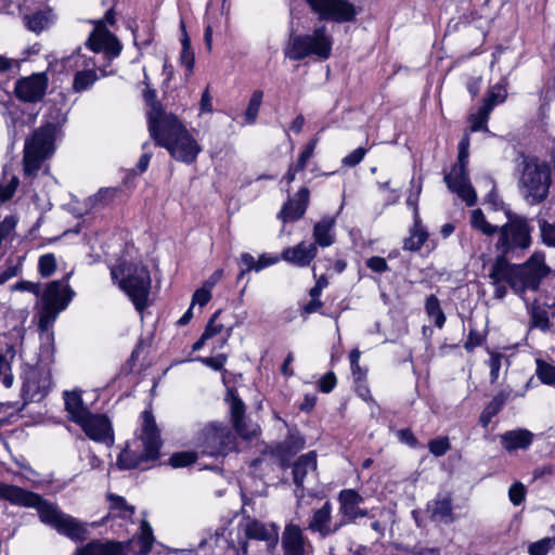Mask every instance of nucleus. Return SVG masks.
<instances>
[{
	"mask_svg": "<svg viewBox=\"0 0 555 555\" xmlns=\"http://www.w3.org/2000/svg\"><path fill=\"white\" fill-rule=\"evenodd\" d=\"M533 433L525 428L507 430L500 436L502 447L507 452L527 450L533 441Z\"/></svg>",
	"mask_w": 555,
	"mask_h": 555,
	"instance_id": "obj_23",
	"label": "nucleus"
},
{
	"mask_svg": "<svg viewBox=\"0 0 555 555\" xmlns=\"http://www.w3.org/2000/svg\"><path fill=\"white\" fill-rule=\"evenodd\" d=\"M427 511L430 518L435 521L449 525L455 519L452 509V499L447 493L439 494L435 500H433L428 504Z\"/></svg>",
	"mask_w": 555,
	"mask_h": 555,
	"instance_id": "obj_24",
	"label": "nucleus"
},
{
	"mask_svg": "<svg viewBox=\"0 0 555 555\" xmlns=\"http://www.w3.org/2000/svg\"><path fill=\"white\" fill-rule=\"evenodd\" d=\"M331 513L332 505L330 502H325L324 505L317 509L309 522V529L313 532H319L322 537H326L336 532L335 526L331 528Z\"/></svg>",
	"mask_w": 555,
	"mask_h": 555,
	"instance_id": "obj_28",
	"label": "nucleus"
},
{
	"mask_svg": "<svg viewBox=\"0 0 555 555\" xmlns=\"http://www.w3.org/2000/svg\"><path fill=\"white\" fill-rule=\"evenodd\" d=\"M140 439L144 451L137 453L126 448L117 459V465L121 469H132L139 467L143 462L156 460L160 449L159 431L155 420L150 411L142 413V425Z\"/></svg>",
	"mask_w": 555,
	"mask_h": 555,
	"instance_id": "obj_7",
	"label": "nucleus"
},
{
	"mask_svg": "<svg viewBox=\"0 0 555 555\" xmlns=\"http://www.w3.org/2000/svg\"><path fill=\"white\" fill-rule=\"evenodd\" d=\"M483 340V335L475 330H470L468 337L464 344L467 351H473L476 347L480 346Z\"/></svg>",
	"mask_w": 555,
	"mask_h": 555,
	"instance_id": "obj_58",
	"label": "nucleus"
},
{
	"mask_svg": "<svg viewBox=\"0 0 555 555\" xmlns=\"http://www.w3.org/2000/svg\"><path fill=\"white\" fill-rule=\"evenodd\" d=\"M88 547H89V553H91V555H125V548L120 543L92 542V543L88 544Z\"/></svg>",
	"mask_w": 555,
	"mask_h": 555,
	"instance_id": "obj_39",
	"label": "nucleus"
},
{
	"mask_svg": "<svg viewBox=\"0 0 555 555\" xmlns=\"http://www.w3.org/2000/svg\"><path fill=\"white\" fill-rule=\"evenodd\" d=\"M506 396L504 393L496 395L483 409L480 414L479 422L482 427H487L491 422L492 417L495 416L504 406Z\"/></svg>",
	"mask_w": 555,
	"mask_h": 555,
	"instance_id": "obj_33",
	"label": "nucleus"
},
{
	"mask_svg": "<svg viewBox=\"0 0 555 555\" xmlns=\"http://www.w3.org/2000/svg\"><path fill=\"white\" fill-rule=\"evenodd\" d=\"M14 358V346L7 344L5 347L0 350V382L5 388H10L13 385L14 378L11 373V362Z\"/></svg>",
	"mask_w": 555,
	"mask_h": 555,
	"instance_id": "obj_31",
	"label": "nucleus"
},
{
	"mask_svg": "<svg viewBox=\"0 0 555 555\" xmlns=\"http://www.w3.org/2000/svg\"><path fill=\"white\" fill-rule=\"evenodd\" d=\"M149 131L157 145L165 147L170 155L184 164H192L202 152L201 145L177 116L154 104L149 112Z\"/></svg>",
	"mask_w": 555,
	"mask_h": 555,
	"instance_id": "obj_2",
	"label": "nucleus"
},
{
	"mask_svg": "<svg viewBox=\"0 0 555 555\" xmlns=\"http://www.w3.org/2000/svg\"><path fill=\"white\" fill-rule=\"evenodd\" d=\"M541 237L544 244L555 247V222L548 223L544 220L539 222Z\"/></svg>",
	"mask_w": 555,
	"mask_h": 555,
	"instance_id": "obj_49",
	"label": "nucleus"
},
{
	"mask_svg": "<svg viewBox=\"0 0 555 555\" xmlns=\"http://www.w3.org/2000/svg\"><path fill=\"white\" fill-rule=\"evenodd\" d=\"M244 411L245 405L243 401L238 397H232L231 414L234 428L237 431V434L241 435L242 437L249 438L256 433V430L246 428V425L244 423Z\"/></svg>",
	"mask_w": 555,
	"mask_h": 555,
	"instance_id": "obj_32",
	"label": "nucleus"
},
{
	"mask_svg": "<svg viewBox=\"0 0 555 555\" xmlns=\"http://www.w3.org/2000/svg\"><path fill=\"white\" fill-rule=\"evenodd\" d=\"M47 87L48 78L46 74H33L16 82L15 93L24 102H37L43 98Z\"/></svg>",
	"mask_w": 555,
	"mask_h": 555,
	"instance_id": "obj_19",
	"label": "nucleus"
},
{
	"mask_svg": "<svg viewBox=\"0 0 555 555\" xmlns=\"http://www.w3.org/2000/svg\"><path fill=\"white\" fill-rule=\"evenodd\" d=\"M489 354H490V358L487 363L490 367L491 382L494 383L499 378L500 370H501L502 365L504 363L508 364V361H507L505 354H503V353L491 351V352H489Z\"/></svg>",
	"mask_w": 555,
	"mask_h": 555,
	"instance_id": "obj_45",
	"label": "nucleus"
},
{
	"mask_svg": "<svg viewBox=\"0 0 555 555\" xmlns=\"http://www.w3.org/2000/svg\"><path fill=\"white\" fill-rule=\"evenodd\" d=\"M74 296V292L67 282L52 281L50 282L41 296V310L39 312V327L47 331L56 320L61 311H63Z\"/></svg>",
	"mask_w": 555,
	"mask_h": 555,
	"instance_id": "obj_10",
	"label": "nucleus"
},
{
	"mask_svg": "<svg viewBox=\"0 0 555 555\" xmlns=\"http://www.w3.org/2000/svg\"><path fill=\"white\" fill-rule=\"evenodd\" d=\"M18 178L14 175H8L4 171L3 178L0 181V203L7 202L13 197L17 186H18Z\"/></svg>",
	"mask_w": 555,
	"mask_h": 555,
	"instance_id": "obj_40",
	"label": "nucleus"
},
{
	"mask_svg": "<svg viewBox=\"0 0 555 555\" xmlns=\"http://www.w3.org/2000/svg\"><path fill=\"white\" fill-rule=\"evenodd\" d=\"M115 195V189H101L96 194L89 197L88 204L91 208L103 207L112 202Z\"/></svg>",
	"mask_w": 555,
	"mask_h": 555,
	"instance_id": "obj_46",
	"label": "nucleus"
},
{
	"mask_svg": "<svg viewBox=\"0 0 555 555\" xmlns=\"http://www.w3.org/2000/svg\"><path fill=\"white\" fill-rule=\"evenodd\" d=\"M310 192L308 188H301L293 198H289L283 206L279 217L283 222L300 219L309 204Z\"/></svg>",
	"mask_w": 555,
	"mask_h": 555,
	"instance_id": "obj_22",
	"label": "nucleus"
},
{
	"mask_svg": "<svg viewBox=\"0 0 555 555\" xmlns=\"http://www.w3.org/2000/svg\"><path fill=\"white\" fill-rule=\"evenodd\" d=\"M111 513L113 516H119L121 518H131L134 513V506L129 505L122 496L109 494Z\"/></svg>",
	"mask_w": 555,
	"mask_h": 555,
	"instance_id": "obj_38",
	"label": "nucleus"
},
{
	"mask_svg": "<svg viewBox=\"0 0 555 555\" xmlns=\"http://www.w3.org/2000/svg\"><path fill=\"white\" fill-rule=\"evenodd\" d=\"M240 263L245 267V270L241 272V275H243L246 271H256L257 260L248 253L241 255Z\"/></svg>",
	"mask_w": 555,
	"mask_h": 555,
	"instance_id": "obj_62",
	"label": "nucleus"
},
{
	"mask_svg": "<svg viewBox=\"0 0 555 555\" xmlns=\"http://www.w3.org/2000/svg\"><path fill=\"white\" fill-rule=\"evenodd\" d=\"M225 360H227L225 356L219 354L217 357L203 358L202 362L204 364H206L207 366L212 367L214 370L218 371L223 366Z\"/></svg>",
	"mask_w": 555,
	"mask_h": 555,
	"instance_id": "obj_63",
	"label": "nucleus"
},
{
	"mask_svg": "<svg viewBox=\"0 0 555 555\" xmlns=\"http://www.w3.org/2000/svg\"><path fill=\"white\" fill-rule=\"evenodd\" d=\"M51 371L46 366H31L24 372L23 397L27 401H40L51 390Z\"/></svg>",
	"mask_w": 555,
	"mask_h": 555,
	"instance_id": "obj_14",
	"label": "nucleus"
},
{
	"mask_svg": "<svg viewBox=\"0 0 555 555\" xmlns=\"http://www.w3.org/2000/svg\"><path fill=\"white\" fill-rule=\"evenodd\" d=\"M428 448L430 453L435 456H442L450 450L451 446L447 437H440L431 440L428 443Z\"/></svg>",
	"mask_w": 555,
	"mask_h": 555,
	"instance_id": "obj_52",
	"label": "nucleus"
},
{
	"mask_svg": "<svg viewBox=\"0 0 555 555\" xmlns=\"http://www.w3.org/2000/svg\"><path fill=\"white\" fill-rule=\"evenodd\" d=\"M39 273L43 278L52 275L56 269V259L53 254H44L39 258Z\"/></svg>",
	"mask_w": 555,
	"mask_h": 555,
	"instance_id": "obj_47",
	"label": "nucleus"
},
{
	"mask_svg": "<svg viewBox=\"0 0 555 555\" xmlns=\"http://www.w3.org/2000/svg\"><path fill=\"white\" fill-rule=\"evenodd\" d=\"M526 496V488L521 482H515L508 490V498L514 505H519Z\"/></svg>",
	"mask_w": 555,
	"mask_h": 555,
	"instance_id": "obj_54",
	"label": "nucleus"
},
{
	"mask_svg": "<svg viewBox=\"0 0 555 555\" xmlns=\"http://www.w3.org/2000/svg\"><path fill=\"white\" fill-rule=\"evenodd\" d=\"M321 18L336 23H347L354 20L357 8L348 0H307Z\"/></svg>",
	"mask_w": 555,
	"mask_h": 555,
	"instance_id": "obj_15",
	"label": "nucleus"
},
{
	"mask_svg": "<svg viewBox=\"0 0 555 555\" xmlns=\"http://www.w3.org/2000/svg\"><path fill=\"white\" fill-rule=\"evenodd\" d=\"M318 247L312 242L301 241L295 246L284 248L281 258L293 266L308 267L317 257Z\"/></svg>",
	"mask_w": 555,
	"mask_h": 555,
	"instance_id": "obj_20",
	"label": "nucleus"
},
{
	"mask_svg": "<svg viewBox=\"0 0 555 555\" xmlns=\"http://www.w3.org/2000/svg\"><path fill=\"white\" fill-rule=\"evenodd\" d=\"M233 436L223 425H208L198 436V448L206 455L216 456L231 449Z\"/></svg>",
	"mask_w": 555,
	"mask_h": 555,
	"instance_id": "obj_13",
	"label": "nucleus"
},
{
	"mask_svg": "<svg viewBox=\"0 0 555 555\" xmlns=\"http://www.w3.org/2000/svg\"><path fill=\"white\" fill-rule=\"evenodd\" d=\"M249 539L264 541L269 548H274L279 541V526L246 516L238 522L235 537H230L229 546L235 551V555H247Z\"/></svg>",
	"mask_w": 555,
	"mask_h": 555,
	"instance_id": "obj_8",
	"label": "nucleus"
},
{
	"mask_svg": "<svg viewBox=\"0 0 555 555\" xmlns=\"http://www.w3.org/2000/svg\"><path fill=\"white\" fill-rule=\"evenodd\" d=\"M336 219L331 216L323 217L313 227L314 244L322 248L328 247L335 242Z\"/></svg>",
	"mask_w": 555,
	"mask_h": 555,
	"instance_id": "obj_26",
	"label": "nucleus"
},
{
	"mask_svg": "<svg viewBox=\"0 0 555 555\" xmlns=\"http://www.w3.org/2000/svg\"><path fill=\"white\" fill-rule=\"evenodd\" d=\"M147 145H149L147 143L143 144L142 147L144 150V153L141 155V157H140L139 162H138V165H137L139 171L141 173L144 172L147 169L150 160H151V157H152V153L146 150Z\"/></svg>",
	"mask_w": 555,
	"mask_h": 555,
	"instance_id": "obj_64",
	"label": "nucleus"
},
{
	"mask_svg": "<svg viewBox=\"0 0 555 555\" xmlns=\"http://www.w3.org/2000/svg\"><path fill=\"white\" fill-rule=\"evenodd\" d=\"M13 289L14 291L29 292V293L35 294L36 296H39L40 292H41L40 284L28 282V281H22V282L16 283L13 286Z\"/></svg>",
	"mask_w": 555,
	"mask_h": 555,
	"instance_id": "obj_60",
	"label": "nucleus"
},
{
	"mask_svg": "<svg viewBox=\"0 0 555 555\" xmlns=\"http://www.w3.org/2000/svg\"><path fill=\"white\" fill-rule=\"evenodd\" d=\"M333 39L324 26L315 28L312 34L293 35L285 48V57L301 61L307 57L327 60L332 54Z\"/></svg>",
	"mask_w": 555,
	"mask_h": 555,
	"instance_id": "obj_5",
	"label": "nucleus"
},
{
	"mask_svg": "<svg viewBox=\"0 0 555 555\" xmlns=\"http://www.w3.org/2000/svg\"><path fill=\"white\" fill-rule=\"evenodd\" d=\"M425 307L428 315L434 318L435 325L441 328L446 322V317L440 308L439 300L435 296H429Z\"/></svg>",
	"mask_w": 555,
	"mask_h": 555,
	"instance_id": "obj_43",
	"label": "nucleus"
},
{
	"mask_svg": "<svg viewBox=\"0 0 555 555\" xmlns=\"http://www.w3.org/2000/svg\"><path fill=\"white\" fill-rule=\"evenodd\" d=\"M315 146H317V140L315 139L311 140L306 145L305 150L299 155V157L297 159V163L295 164L297 169L302 170L307 166L309 159L313 156Z\"/></svg>",
	"mask_w": 555,
	"mask_h": 555,
	"instance_id": "obj_53",
	"label": "nucleus"
},
{
	"mask_svg": "<svg viewBox=\"0 0 555 555\" xmlns=\"http://www.w3.org/2000/svg\"><path fill=\"white\" fill-rule=\"evenodd\" d=\"M263 92L261 90H256L251 94V98L248 102L246 112H245V119L248 124H254L257 119L259 108L262 102Z\"/></svg>",
	"mask_w": 555,
	"mask_h": 555,
	"instance_id": "obj_44",
	"label": "nucleus"
},
{
	"mask_svg": "<svg viewBox=\"0 0 555 555\" xmlns=\"http://www.w3.org/2000/svg\"><path fill=\"white\" fill-rule=\"evenodd\" d=\"M337 500L339 503L338 513L341 516V519L335 525V529H340L347 524L354 522L357 518L367 516V511L360 507V504L364 502V499L356 490H341L338 493Z\"/></svg>",
	"mask_w": 555,
	"mask_h": 555,
	"instance_id": "obj_16",
	"label": "nucleus"
},
{
	"mask_svg": "<svg viewBox=\"0 0 555 555\" xmlns=\"http://www.w3.org/2000/svg\"><path fill=\"white\" fill-rule=\"evenodd\" d=\"M219 314V311L212 314L201 338L193 345V350H199L208 340L212 339L215 336H220V348H223V346L228 343L231 336V330L225 328L223 324L216 322Z\"/></svg>",
	"mask_w": 555,
	"mask_h": 555,
	"instance_id": "obj_25",
	"label": "nucleus"
},
{
	"mask_svg": "<svg viewBox=\"0 0 555 555\" xmlns=\"http://www.w3.org/2000/svg\"><path fill=\"white\" fill-rule=\"evenodd\" d=\"M0 499L17 506L35 507L43 524L53 527L59 533L72 540H85L87 537L85 524L60 512L54 504L43 500L37 493L0 481Z\"/></svg>",
	"mask_w": 555,
	"mask_h": 555,
	"instance_id": "obj_3",
	"label": "nucleus"
},
{
	"mask_svg": "<svg viewBox=\"0 0 555 555\" xmlns=\"http://www.w3.org/2000/svg\"><path fill=\"white\" fill-rule=\"evenodd\" d=\"M366 266L372 271L377 272V273L386 272L389 269L386 259L383 257H378V256H373V257L369 258L366 260Z\"/></svg>",
	"mask_w": 555,
	"mask_h": 555,
	"instance_id": "obj_56",
	"label": "nucleus"
},
{
	"mask_svg": "<svg viewBox=\"0 0 555 555\" xmlns=\"http://www.w3.org/2000/svg\"><path fill=\"white\" fill-rule=\"evenodd\" d=\"M310 546L299 526L289 524L282 533V547L284 555H305Z\"/></svg>",
	"mask_w": 555,
	"mask_h": 555,
	"instance_id": "obj_21",
	"label": "nucleus"
},
{
	"mask_svg": "<svg viewBox=\"0 0 555 555\" xmlns=\"http://www.w3.org/2000/svg\"><path fill=\"white\" fill-rule=\"evenodd\" d=\"M550 184V166L535 157H525L519 178V190L524 198L530 205L542 202L547 196Z\"/></svg>",
	"mask_w": 555,
	"mask_h": 555,
	"instance_id": "obj_6",
	"label": "nucleus"
},
{
	"mask_svg": "<svg viewBox=\"0 0 555 555\" xmlns=\"http://www.w3.org/2000/svg\"><path fill=\"white\" fill-rule=\"evenodd\" d=\"M531 325L546 332L550 328V319L546 310L540 306L532 305L530 308Z\"/></svg>",
	"mask_w": 555,
	"mask_h": 555,
	"instance_id": "obj_41",
	"label": "nucleus"
},
{
	"mask_svg": "<svg viewBox=\"0 0 555 555\" xmlns=\"http://www.w3.org/2000/svg\"><path fill=\"white\" fill-rule=\"evenodd\" d=\"M55 134L56 127L52 124H47L26 139L23 157L26 176H35L40 169L42 162L54 153Z\"/></svg>",
	"mask_w": 555,
	"mask_h": 555,
	"instance_id": "obj_9",
	"label": "nucleus"
},
{
	"mask_svg": "<svg viewBox=\"0 0 555 555\" xmlns=\"http://www.w3.org/2000/svg\"><path fill=\"white\" fill-rule=\"evenodd\" d=\"M27 28L34 33H40L51 23L50 11H39L24 17Z\"/></svg>",
	"mask_w": 555,
	"mask_h": 555,
	"instance_id": "obj_35",
	"label": "nucleus"
},
{
	"mask_svg": "<svg viewBox=\"0 0 555 555\" xmlns=\"http://www.w3.org/2000/svg\"><path fill=\"white\" fill-rule=\"evenodd\" d=\"M555 546V537L544 538L529 546L530 555H546Z\"/></svg>",
	"mask_w": 555,
	"mask_h": 555,
	"instance_id": "obj_48",
	"label": "nucleus"
},
{
	"mask_svg": "<svg viewBox=\"0 0 555 555\" xmlns=\"http://www.w3.org/2000/svg\"><path fill=\"white\" fill-rule=\"evenodd\" d=\"M65 410L69 415L70 421L76 424H81L86 417L91 413L85 405L82 398L77 391H65Z\"/></svg>",
	"mask_w": 555,
	"mask_h": 555,
	"instance_id": "obj_27",
	"label": "nucleus"
},
{
	"mask_svg": "<svg viewBox=\"0 0 555 555\" xmlns=\"http://www.w3.org/2000/svg\"><path fill=\"white\" fill-rule=\"evenodd\" d=\"M530 243V228L527 220L515 218L500 229L496 249L505 255L516 248L526 249ZM547 273L544 255L534 253L521 266L508 263L504 256L498 257L490 269L489 278L494 286V296L502 299L506 295L505 284L517 294L527 289L537 291Z\"/></svg>",
	"mask_w": 555,
	"mask_h": 555,
	"instance_id": "obj_1",
	"label": "nucleus"
},
{
	"mask_svg": "<svg viewBox=\"0 0 555 555\" xmlns=\"http://www.w3.org/2000/svg\"><path fill=\"white\" fill-rule=\"evenodd\" d=\"M63 62L66 70L75 73L73 80V90L75 92H83L91 88L99 79L98 69L102 76L108 75L105 68L96 65L92 56L81 53L80 50L64 59Z\"/></svg>",
	"mask_w": 555,
	"mask_h": 555,
	"instance_id": "obj_12",
	"label": "nucleus"
},
{
	"mask_svg": "<svg viewBox=\"0 0 555 555\" xmlns=\"http://www.w3.org/2000/svg\"><path fill=\"white\" fill-rule=\"evenodd\" d=\"M506 79L502 78L500 82L492 86L482 106L490 105V111L492 112L495 105L503 103L506 99Z\"/></svg>",
	"mask_w": 555,
	"mask_h": 555,
	"instance_id": "obj_36",
	"label": "nucleus"
},
{
	"mask_svg": "<svg viewBox=\"0 0 555 555\" xmlns=\"http://www.w3.org/2000/svg\"><path fill=\"white\" fill-rule=\"evenodd\" d=\"M491 114L490 105L481 106L476 114L470 116L472 131H488L487 122Z\"/></svg>",
	"mask_w": 555,
	"mask_h": 555,
	"instance_id": "obj_42",
	"label": "nucleus"
},
{
	"mask_svg": "<svg viewBox=\"0 0 555 555\" xmlns=\"http://www.w3.org/2000/svg\"><path fill=\"white\" fill-rule=\"evenodd\" d=\"M469 137H463L459 144L457 163L452 167L451 171L444 176L448 188L456 193L457 196L466 203L467 206L475 205L477 194L472 186L467 172L468 164Z\"/></svg>",
	"mask_w": 555,
	"mask_h": 555,
	"instance_id": "obj_11",
	"label": "nucleus"
},
{
	"mask_svg": "<svg viewBox=\"0 0 555 555\" xmlns=\"http://www.w3.org/2000/svg\"><path fill=\"white\" fill-rule=\"evenodd\" d=\"M427 238V232L421 225L420 219L415 218L414 227L410 236L404 241V248L408 250H418Z\"/></svg>",
	"mask_w": 555,
	"mask_h": 555,
	"instance_id": "obj_34",
	"label": "nucleus"
},
{
	"mask_svg": "<svg viewBox=\"0 0 555 555\" xmlns=\"http://www.w3.org/2000/svg\"><path fill=\"white\" fill-rule=\"evenodd\" d=\"M196 461L193 452H180L171 455L169 462L172 467H184Z\"/></svg>",
	"mask_w": 555,
	"mask_h": 555,
	"instance_id": "obj_51",
	"label": "nucleus"
},
{
	"mask_svg": "<svg viewBox=\"0 0 555 555\" xmlns=\"http://www.w3.org/2000/svg\"><path fill=\"white\" fill-rule=\"evenodd\" d=\"M336 382H337V379H336L335 374L333 372H328L320 380L321 391H323L325 393L331 392L334 389V387L336 386Z\"/></svg>",
	"mask_w": 555,
	"mask_h": 555,
	"instance_id": "obj_59",
	"label": "nucleus"
},
{
	"mask_svg": "<svg viewBox=\"0 0 555 555\" xmlns=\"http://www.w3.org/2000/svg\"><path fill=\"white\" fill-rule=\"evenodd\" d=\"M141 532L138 539L131 540L126 544V547L137 555H146L152 548L154 537L152 527L145 520L141 522Z\"/></svg>",
	"mask_w": 555,
	"mask_h": 555,
	"instance_id": "obj_30",
	"label": "nucleus"
},
{
	"mask_svg": "<svg viewBox=\"0 0 555 555\" xmlns=\"http://www.w3.org/2000/svg\"><path fill=\"white\" fill-rule=\"evenodd\" d=\"M79 426L91 440L103 443L106 447L114 444V429L106 415L90 413Z\"/></svg>",
	"mask_w": 555,
	"mask_h": 555,
	"instance_id": "obj_18",
	"label": "nucleus"
},
{
	"mask_svg": "<svg viewBox=\"0 0 555 555\" xmlns=\"http://www.w3.org/2000/svg\"><path fill=\"white\" fill-rule=\"evenodd\" d=\"M317 470V457L313 452L301 455L294 464L293 476L297 488H302L304 481L308 475H313Z\"/></svg>",
	"mask_w": 555,
	"mask_h": 555,
	"instance_id": "obj_29",
	"label": "nucleus"
},
{
	"mask_svg": "<svg viewBox=\"0 0 555 555\" xmlns=\"http://www.w3.org/2000/svg\"><path fill=\"white\" fill-rule=\"evenodd\" d=\"M537 375L542 383L553 385L555 383V366L538 362Z\"/></svg>",
	"mask_w": 555,
	"mask_h": 555,
	"instance_id": "obj_50",
	"label": "nucleus"
},
{
	"mask_svg": "<svg viewBox=\"0 0 555 555\" xmlns=\"http://www.w3.org/2000/svg\"><path fill=\"white\" fill-rule=\"evenodd\" d=\"M111 275L138 311H143L147 307L152 280L146 266L124 262L112 268Z\"/></svg>",
	"mask_w": 555,
	"mask_h": 555,
	"instance_id": "obj_4",
	"label": "nucleus"
},
{
	"mask_svg": "<svg viewBox=\"0 0 555 555\" xmlns=\"http://www.w3.org/2000/svg\"><path fill=\"white\" fill-rule=\"evenodd\" d=\"M366 154V150L364 147H358L343 158V165L353 167L362 162Z\"/></svg>",
	"mask_w": 555,
	"mask_h": 555,
	"instance_id": "obj_55",
	"label": "nucleus"
},
{
	"mask_svg": "<svg viewBox=\"0 0 555 555\" xmlns=\"http://www.w3.org/2000/svg\"><path fill=\"white\" fill-rule=\"evenodd\" d=\"M470 224L475 230L480 231L487 236H492L498 231V227L488 222L482 210L479 208L472 210Z\"/></svg>",
	"mask_w": 555,
	"mask_h": 555,
	"instance_id": "obj_37",
	"label": "nucleus"
},
{
	"mask_svg": "<svg viewBox=\"0 0 555 555\" xmlns=\"http://www.w3.org/2000/svg\"><path fill=\"white\" fill-rule=\"evenodd\" d=\"M211 298V289L205 287L198 288L193 297H192V306L199 305L201 307L205 306Z\"/></svg>",
	"mask_w": 555,
	"mask_h": 555,
	"instance_id": "obj_57",
	"label": "nucleus"
},
{
	"mask_svg": "<svg viewBox=\"0 0 555 555\" xmlns=\"http://www.w3.org/2000/svg\"><path fill=\"white\" fill-rule=\"evenodd\" d=\"M86 44L93 53L104 51L108 60L118 56L121 51L120 42L105 28L103 21L95 23Z\"/></svg>",
	"mask_w": 555,
	"mask_h": 555,
	"instance_id": "obj_17",
	"label": "nucleus"
},
{
	"mask_svg": "<svg viewBox=\"0 0 555 555\" xmlns=\"http://www.w3.org/2000/svg\"><path fill=\"white\" fill-rule=\"evenodd\" d=\"M280 258L278 256L261 255L257 260L256 272L263 270L267 267L278 263Z\"/></svg>",
	"mask_w": 555,
	"mask_h": 555,
	"instance_id": "obj_61",
	"label": "nucleus"
}]
</instances>
